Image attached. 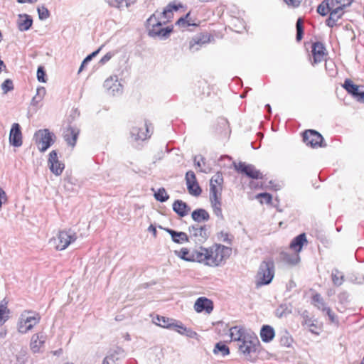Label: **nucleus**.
I'll return each mask as SVG.
<instances>
[{
  "mask_svg": "<svg viewBox=\"0 0 364 364\" xmlns=\"http://www.w3.org/2000/svg\"><path fill=\"white\" fill-rule=\"evenodd\" d=\"M181 3L176 1L170 2L162 13L156 12L151 15L147 20V28L149 35L152 37L161 36L166 37L172 31V27L162 28V25L169 22L173 17V11L183 8Z\"/></svg>",
  "mask_w": 364,
  "mask_h": 364,
  "instance_id": "obj_1",
  "label": "nucleus"
},
{
  "mask_svg": "<svg viewBox=\"0 0 364 364\" xmlns=\"http://www.w3.org/2000/svg\"><path fill=\"white\" fill-rule=\"evenodd\" d=\"M199 263L210 267L223 266L232 254V248L215 244L208 248L199 247Z\"/></svg>",
  "mask_w": 364,
  "mask_h": 364,
  "instance_id": "obj_2",
  "label": "nucleus"
},
{
  "mask_svg": "<svg viewBox=\"0 0 364 364\" xmlns=\"http://www.w3.org/2000/svg\"><path fill=\"white\" fill-rule=\"evenodd\" d=\"M274 276V264L272 259L262 261L256 275L257 286L269 284Z\"/></svg>",
  "mask_w": 364,
  "mask_h": 364,
  "instance_id": "obj_3",
  "label": "nucleus"
},
{
  "mask_svg": "<svg viewBox=\"0 0 364 364\" xmlns=\"http://www.w3.org/2000/svg\"><path fill=\"white\" fill-rule=\"evenodd\" d=\"M317 11L322 16H326L329 13V17L326 20V24L329 27H333L336 25L337 21L342 17L344 12L340 9L332 7L331 0L323 1L317 8Z\"/></svg>",
  "mask_w": 364,
  "mask_h": 364,
  "instance_id": "obj_4",
  "label": "nucleus"
},
{
  "mask_svg": "<svg viewBox=\"0 0 364 364\" xmlns=\"http://www.w3.org/2000/svg\"><path fill=\"white\" fill-rule=\"evenodd\" d=\"M33 140L38 150L45 152L54 144L55 135L48 129H39L35 132Z\"/></svg>",
  "mask_w": 364,
  "mask_h": 364,
  "instance_id": "obj_5",
  "label": "nucleus"
},
{
  "mask_svg": "<svg viewBox=\"0 0 364 364\" xmlns=\"http://www.w3.org/2000/svg\"><path fill=\"white\" fill-rule=\"evenodd\" d=\"M41 317L38 314L25 311L19 318L18 323V331L21 333H26L40 321Z\"/></svg>",
  "mask_w": 364,
  "mask_h": 364,
  "instance_id": "obj_6",
  "label": "nucleus"
},
{
  "mask_svg": "<svg viewBox=\"0 0 364 364\" xmlns=\"http://www.w3.org/2000/svg\"><path fill=\"white\" fill-rule=\"evenodd\" d=\"M152 134V124L147 122L140 125L134 126L130 130V137L134 141H145L150 138Z\"/></svg>",
  "mask_w": 364,
  "mask_h": 364,
  "instance_id": "obj_7",
  "label": "nucleus"
},
{
  "mask_svg": "<svg viewBox=\"0 0 364 364\" xmlns=\"http://www.w3.org/2000/svg\"><path fill=\"white\" fill-rule=\"evenodd\" d=\"M245 338V341L238 345L239 351L245 356L256 353L260 345L256 333L252 332L250 334H247Z\"/></svg>",
  "mask_w": 364,
  "mask_h": 364,
  "instance_id": "obj_8",
  "label": "nucleus"
},
{
  "mask_svg": "<svg viewBox=\"0 0 364 364\" xmlns=\"http://www.w3.org/2000/svg\"><path fill=\"white\" fill-rule=\"evenodd\" d=\"M76 240L77 235L73 230L60 231L55 239V248L58 250H64Z\"/></svg>",
  "mask_w": 364,
  "mask_h": 364,
  "instance_id": "obj_9",
  "label": "nucleus"
},
{
  "mask_svg": "<svg viewBox=\"0 0 364 364\" xmlns=\"http://www.w3.org/2000/svg\"><path fill=\"white\" fill-rule=\"evenodd\" d=\"M311 55L313 58L311 64L315 65L316 64L326 60L328 55V51L323 43L320 41H316L311 43Z\"/></svg>",
  "mask_w": 364,
  "mask_h": 364,
  "instance_id": "obj_10",
  "label": "nucleus"
},
{
  "mask_svg": "<svg viewBox=\"0 0 364 364\" xmlns=\"http://www.w3.org/2000/svg\"><path fill=\"white\" fill-rule=\"evenodd\" d=\"M223 177L220 173L215 174L210 181V200L222 199Z\"/></svg>",
  "mask_w": 364,
  "mask_h": 364,
  "instance_id": "obj_11",
  "label": "nucleus"
},
{
  "mask_svg": "<svg viewBox=\"0 0 364 364\" xmlns=\"http://www.w3.org/2000/svg\"><path fill=\"white\" fill-rule=\"evenodd\" d=\"M213 39V36L209 33H200L193 37L188 43L189 50L196 51L203 46L209 43Z\"/></svg>",
  "mask_w": 364,
  "mask_h": 364,
  "instance_id": "obj_12",
  "label": "nucleus"
},
{
  "mask_svg": "<svg viewBox=\"0 0 364 364\" xmlns=\"http://www.w3.org/2000/svg\"><path fill=\"white\" fill-rule=\"evenodd\" d=\"M235 169L253 179L262 178V173L255 166L245 162L234 163Z\"/></svg>",
  "mask_w": 364,
  "mask_h": 364,
  "instance_id": "obj_13",
  "label": "nucleus"
},
{
  "mask_svg": "<svg viewBox=\"0 0 364 364\" xmlns=\"http://www.w3.org/2000/svg\"><path fill=\"white\" fill-rule=\"evenodd\" d=\"M303 140L306 145L312 148L325 146V144H323V138L321 134L312 129L304 132Z\"/></svg>",
  "mask_w": 364,
  "mask_h": 364,
  "instance_id": "obj_14",
  "label": "nucleus"
},
{
  "mask_svg": "<svg viewBox=\"0 0 364 364\" xmlns=\"http://www.w3.org/2000/svg\"><path fill=\"white\" fill-rule=\"evenodd\" d=\"M189 234L198 242H204L208 237L209 233L206 225L196 224L189 227Z\"/></svg>",
  "mask_w": 364,
  "mask_h": 364,
  "instance_id": "obj_15",
  "label": "nucleus"
},
{
  "mask_svg": "<svg viewBox=\"0 0 364 364\" xmlns=\"http://www.w3.org/2000/svg\"><path fill=\"white\" fill-rule=\"evenodd\" d=\"M201 21L196 18L192 11L188 12L185 16L181 17L176 22V25L182 30L186 29L189 26L198 27Z\"/></svg>",
  "mask_w": 364,
  "mask_h": 364,
  "instance_id": "obj_16",
  "label": "nucleus"
},
{
  "mask_svg": "<svg viewBox=\"0 0 364 364\" xmlns=\"http://www.w3.org/2000/svg\"><path fill=\"white\" fill-rule=\"evenodd\" d=\"M48 165L50 171L55 176L61 175L65 168L64 164L59 161L57 152L55 150L49 154Z\"/></svg>",
  "mask_w": 364,
  "mask_h": 364,
  "instance_id": "obj_17",
  "label": "nucleus"
},
{
  "mask_svg": "<svg viewBox=\"0 0 364 364\" xmlns=\"http://www.w3.org/2000/svg\"><path fill=\"white\" fill-rule=\"evenodd\" d=\"M175 254L183 260L199 263V247L193 250L183 247L179 251H175Z\"/></svg>",
  "mask_w": 364,
  "mask_h": 364,
  "instance_id": "obj_18",
  "label": "nucleus"
},
{
  "mask_svg": "<svg viewBox=\"0 0 364 364\" xmlns=\"http://www.w3.org/2000/svg\"><path fill=\"white\" fill-rule=\"evenodd\" d=\"M186 181L187 188L191 195L198 196L201 193V188H200L196 175L193 171H189L186 174Z\"/></svg>",
  "mask_w": 364,
  "mask_h": 364,
  "instance_id": "obj_19",
  "label": "nucleus"
},
{
  "mask_svg": "<svg viewBox=\"0 0 364 364\" xmlns=\"http://www.w3.org/2000/svg\"><path fill=\"white\" fill-rule=\"evenodd\" d=\"M9 142L15 147H19L23 144L21 127L18 123H14L11 125L9 133Z\"/></svg>",
  "mask_w": 364,
  "mask_h": 364,
  "instance_id": "obj_20",
  "label": "nucleus"
},
{
  "mask_svg": "<svg viewBox=\"0 0 364 364\" xmlns=\"http://www.w3.org/2000/svg\"><path fill=\"white\" fill-rule=\"evenodd\" d=\"M194 309L197 313L205 311L210 314L213 310V303L206 297H199L194 304Z\"/></svg>",
  "mask_w": 364,
  "mask_h": 364,
  "instance_id": "obj_21",
  "label": "nucleus"
},
{
  "mask_svg": "<svg viewBox=\"0 0 364 364\" xmlns=\"http://www.w3.org/2000/svg\"><path fill=\"white\" fill-rule=\"evenodd\" d=\"M79 134L80 129L77 127L69 126L65 129L63 132V137L69 146L74 147Z\"/></svg>",
  "mask_w": 364,
  "mask_h": 364,
  "instance_id": "obj_22",
  "label": "nucleus"
},
{
  "mask_svg": "<svg viewBox=\"0 0 364 364\" xmlns=\"http://www.w3.org/2000/svg\"><path fill=\"white\" fill-rule=\"evenodd\" d=\"M338 97L346 105H350L352 100L364 103V92H339Z\"/></svg>",
  "mask_w": 364,
  "mask_h": 364,
  "instance_id": "obj_23",
  "label": "nucleus"
},
{
  "mask_svg": "<svg viewBox=\"0 0 364 364\" xmlns=\"http://www.w3.org/2000/svg\"><path fill=\"white\" fill-rule=\"evenodd\" d=\"M178 333L186 336L188 338H193L196 337L197 333L193 331L191 328L186 327L181 321L173 320V323H171V328Z\"/></svg>",
  "mask_w": 364,
  "mask_h": 364,
  "instance_id": "obj_24",
  "label": "nucleus"
},
{
  "mask_svg": "<svg viewBox=\"0 0 364 364\" xmlns=\"http://www.w3.org/2000/svg\"><path fill=\"white\" fill-rule=\"evenodd\" d=\"M46 340V336L44 333L40 332L35 333L31 338V349L33 353H38L40 351L41 347L44 345Z\"/></svg>",
  "mask_w": 364,
  "mask_h": 364,
  "instance_id": "obj_25",
  "label": "nucleus"
},
{
  "mask_svg": "<svg viewBox=\"0 0 364 364\" xmlns=\"http://www.w3.org/2000/svg\"><path fill=\"white\" fill-rule=\"evenodd\" d=\"M124 357V350L121 348H116L111 350L104 358L102 364H116V362Z\"/></svg>",
  "mask_w": 364,
  "mask_h": 364,
  "instance_id": "obj_26",
  "label": "nucleus"
},
{
  "mask_svg": "<svg viewBox=\"0 0 364 364\" xmlns=\"http://www.w3.org/2000/svg\"><path fill=\"white\" fill-rule=\"evenodd\" d=\"M305 244H307L306 236L305 233H301L292 240L289 247L296 253L299 254Z\"/></svg>",
  "mask_w": 364,
  "mask_h": 364,
  "instance_id": "obj_27",
  "label": "nucleus"
},
{
  "mask_svg": "<svg viewBox=\"0 0 364 364\" xmlns=\"http://www.w3.org/2000/svg\"><path fill=\"white\" fill-rule=\"evenodd\" d=\"M166 231L171 236L172 240L176 243L183 244L188 241V237L186 232H177L169 228H166Z\"/></svg>",
  "mask_w": 364,
  "mask_h": 364,
  "instance_id": "obj_28",
  "label": "nucleus"
},
{
  "mask_svg": "<svg viewBox=\"0 0 364 364\" xmlns=\"http://www.w3.org/2000/svg\"><path fill=\"white\" fill-rule=\"evenodd\" d=\"M275 336L274 328L268 325H264L260 331V338L264 343H269L273 340Z\"/></svg>",
  "mask_w": 364,
  "mask_h": 364,
  "instance_id": "obj_29",
  "label": "nucleus"
},
{
  "mask_svg": "<svg viewBox=\"0 0 364 364\" xmlns=\"http://www.w3.org/2000/svg\"><path fill=\"white\" fill-rule=\"evenodd\" d=\"M281 259L287 264L296 265L300 261V256L298 253L290 254L282 252L280 255Z\"/></svg>",
  "mask_w": 364,
  "mask_h": 364,
  "instance_id": "obj_30",
  "label": "nucleus"
},
{
  "mask_svg": "<svg viewBox=\"0 0 364 364\" xmlns=\"http://www.w3.org/2000/svg\"><path fill=\"white\" fill-rule=\"evenodd\" d=\"M173 210L179 216L184 217L188 214V211L189 210V208L185 202L181 200H176L174 201V203L173 204Z\"/></svg>",
  "mask_w": 364,
  "mask_h": 364,
  "instance_id": "obj_31",
  "label": "nucleus"
},
{
  "mask_svg": "<svg viewBox=\"0 0 364 364\" xmlns=\"http://www.w3.org/2000/svg\"><path fill=\"white\" fill-rule=\"evenodd\" d=\"M246 330L247 329L242 326H235L231 327L229 330L231 341H239L240 339L242 333Z\"/></svg>",
  "mask_w": 364,
  "mask_h": 364,
  "instance_id": "obj_32",
  "label": "nucleus"
},
{
  "mask_svg": "<svg viewBox=\"0 0 364 364\" xmlns=\"http://www.w3.org/2000/svg\"><path fill=\"white\" fill-rule=\"evenodd\" d=\"M192 218L193 220L201 223L203 221H207L209 219L208 213L204 209H197L192 213Z\"/></svg>",
  "mask_w": 364,
  "mask_h": 364,
  "instance_id": "obj_33",
  "label": "nucleus"
},
{
  "mask_svg": "<svg viewBox=\"0 0 364 364\" xmlns=\"http://www.w3.org/2000/svg\"><path fill=\"white\" fill-rule=\"evenodd\" d=\"M341 86L346 91H358L360 88L363 87V86L358 84L357 82L350 78H346Z\"/></svg>",
  "mask_w": 364,
  "mask_h": 364,
  "instance_id": "obj_34",
  "label": "nucleus"
},
{
  "mask_svg": "<svg viewBox=\"0 0 364 364\" xmlns=\"http://www.w3.org/2000/svg\"><path fill=\"white\" fill-rule=\"evenodd\" d=\"M355 0H331V5L332 7L340 9L341 11H343V9L346 7L350 6Z\"/></svg>",
  "mask_w": 364,
  "mask_h": 364,
  "instance_id": "obj_35",
  "label": "nucleus"
},
{
  "mask_svg": "<svg viewBox=\"0 0 364 364\" xmlns=\"http://www.w3.org/2000/svg\"><path fill=\"white\" fill-rule=\"evenodd\" d=\"M211 203V206L213 210V213L215 215L220 218L223 219V213H222V199H217V200H210Z\"/></svg>",
  "mask_w": 364,
  "mask_h": 364,
  "instance_id": "obj_36",
  "label": "nucleus"
},
{
  "mask_svg": "<svg viewBox=\"0 0 364 364\" xmlns=\"http://www.w3.org/2000/svg\"><path fill=\"white\" fill-rule=\"evenodd\" d=\"M154 198L156 200L163 203L168 200L169 195L164 188H160L154 192Z\"/></svg>",
  "mask_w": 364,
  "mask_h": 364,
  "instance_id": "obj_37",
  "label": "nucleus"
},
{
  "mask_svg": "<svg viewBox=\"0 0 364 364\" xmlns=\"http://www.w3.org/2000/svg\"><path fill=\"white\" fill-rule=\"evenodd\" d=\"M156 323L163 328H171V323L173 320L164 316H157L156 318Z\"/></svg>",
  "mask_w": 364,
  "mask_h": 364,
  "instance_id": "obj_38",
  "label": "nucleus"
},
{
  "mask_svg": "<svg viewBox=\"0 0 364 364\" xmlns=\"http://www.w3.org/2000/svg\"><path fill=\"white\" fill-rule=\"evenodd\" d=\"M213 353L215 354L220 353L223 356H225L230 354V350L225 344L218 343L213 349Z\"/></svg>",
  "mask_w": 364,
  "mask_h": 364,
  "instance_id": "obj_39",
  "label": "nucleus"
},
{
  "mask_svg": "<svg viewBox=\"0 0 364 364\" xmlns=\"http://www.w3.org/2000/svg\"><path fill=\"white\" fill-rule=\"evenodd\" d=\"M332 281L336 286H341L343 282V275L338 269L332 271Z\"/></svg>",
  "mask_w": 364,
  "mask_h": 364,
  "instance_id": "obj_40",
  "label": "nucleus"
},
{
  "mask_svg": "<svg viewBox=\"0 0 364 364\" xmlns=\"http://www.w3.org/2000/svg\"><path fill=\"white\" fill-rule=\"evenodd\" d=\"M31 26L32 20L28 16H26L18 22V28L21 31H26L29 29Z\"/></svg>",
  "mask_w": 364,
  "mask_h": 364,
  "instance_id": "obj_41",
  "label": "nucleus"
},
{
  "mask_svg": "<svg viewBox=\"0 0 364 364\" xmlns=\"http://www.w3.org/2000/svg\"><path fill=\"white\" fill-rule=\"evenodd\" d=\"M313 301L314 303V305L318 309L322 311L325 310L327 307L325 306V303L323 301V298L321 296L320 294H316L313 296Z\"/></svg>",
  "mask_w": 364,
  "mask_h": 364,
  "instance_id": "obj_42",
  "label": "nucleus"
},
{
  "mask_svg": "<svg viewBox=\"0 0 364 364\" xmlns=\"http://www.w3.org/2000/svg\"><path fill=\"white\" fill-rule=\"evenodd\" d=\"M304 21L301 18H299L296 21V40L298 41H301L303 38L304 34Z\"/></svg>",
  "mask_w": 364,
  "mask_h": 364,
  "instance_id": "obj_43",
  "label": "nucleus"
},
{
  "mask_svg": "<svg viewBox=\"0 0 364 364\" xmlns=\"http://www.w3.org/2000/svg\"><path fill=\"white\" fill-rule=\"evenodd\" d=\"M102 48V46L100 48H99L97 50L92 52L91 54L88 55L85 59L84 60L82 61L80 67V69H79V73L81 72L84 67L85 66V65L90 62L95 56H96L99 52L100 51Z\"/></svg>",
  "mask_w": 364,
  "mask_h": 364,
  "instance_id": "obj_44",
  "label": "nucleus"
},
{
  "mask_svg": "<svg viewBox=\"0 0 364 364\" xmlns=\"http://www.w3.org/2000/svg\"><path fill=\"white\" fill-rule=\"evenodd\" d=\"M9 310L6 306L0 305V326L3 325L8 319Z\"/></svg>",
  "mask_w": 364,
  "mask_h": 364,
  "instance_id": "obj_45",
  "label": "nucleus"
},
{
  "mask_svg": "<svg viewBox=\"0 0 364 364\" xmlns=\"http://www.w3.org/2000/svg\"><path fill=\"white\" fill-rule=\"evenodd\" d=\"M45 92H36V95L32 97L31 104L34 106H38L39 103L43 100Z\"/></svg>",
  "mask_w": 364,
  "mask_h": 364,
  "instance_id": "obj_46",
  "label": "nucleus"
},
{
  "mask_svg": "<svg viewBox=\"0 0 364 364\" xmlns=\"http://www.w3.org/2000/svg\"><path fill=\"white\" fill-rule=\"evenodd\" d=\"M257 198H261L260 202L262 203L265 202L266 203H270L272 201V196L267 193H259L256 196Z\"/></svg>",
  "mask_w": 364,
  "mask_h": 364,
  "instance_id": "obj_47",
  "label": "nucleus"
},
{
  "mask_svg": "<svg viewBox=\"0 0 364 364\" xmlns=\"http://www.w3.org/2000/svg\"><path fill=\"white\" fill-rule=\"evenodd\" d=\"M38 16L40 19H46L49 17L50 13L47 8L41 6L38 9Z\"/></svg>",
  "mask_w": 364,
  "mask_h": 364,
  "instance_id": "obj_48",
  "label": "nucleus"
},
{
  "mask_svg": "<svg viewBox=\"0 0 364 364\" xmlns=\"http://www.w3.org/2000/svg\"><path fill=\"white\" fill-rule=\"evenodd\" d=\"M230 234L228 232L221 231L218 235V239L223 242L230 244L232 239L230 237Z\"/></svg>",
  "mask_w": 364,
  "mask_h": 364,
  "instance_id": "obj_49",
  "label": "nucleus"
},
{
  "mask_svg": "<svg viewBox=\"0 0 364 364\" xmlns=\"http://www.w3.org/2000/svg\"><path fill=\"white\" fill-rule=\"evenodd\" d=\"M194 163L196 166L200 168V171L201 172H205V170L202 168V164H204V158L202 156H194Z\"/></svg>",
  "mask_w": 364,
  "mask_h": 364,
  "instance_id": "obj_50",
  "label": "nucleus"
},
{
  "mask_svg": "<svg viewBox=\"0 0 364 364\" xmlns=\"http://www.w3.org/2000/svg\"><path fill=\"white\" fill-rule=\"evenodd\" d=\"M1 88L4 91H11L14 89V84L12 80L7 79L1 85Z\"/></svg>",
  "mask_w": 364,
  "mask_h": 364,
  "instance_id": "obj_51",
  "label": "nucleus"
},
{
  "mask_svg": "<svg viewBox=\"0 0 364 364\" xmlns=\"http://www.w3.org/2000/svg\"><path fill=\"white\" fill-rule=\"evenodd\" d=\"M37 78L38 81L45 82L46 80V72L42 67H39L37 70Z\"/></svg>",
  "mask_w": 364,
  "mask_h": 364,
  "instance_id": "obj_52",
  "label": "nucleus"
},
{
  "mask_svg": "<svg viewBox=\"0 0 364 364\" xmlns=\"http://www.w3.org/2000/svg\"><path fill=\"white\" fill-rule=\"evenodd\" d=\"M8 198L6 192L1 188H0V209L2 207V205L7 203Z\"/></svg>",
  "mask_w": 364,
  "mask_h": 364,
  "instance_id": "obj_53",
  "label": "nucleus"
},
{
  "mask_svg": "<svg viewBox=\"0 0 364 364\" xmlns=\"http://www.w3.org/2000/svg\"><path fill=\"white\" fill-rule=\"evenodd\" d=\"M114 54L112 53H106L100 60V63H102V64L104 63H106L107 62H108L112 57H113Z\"/></svg>",
  "mask_w": 364,
  "mask_h": 364,
  "instance_id": "obj_54",
  "label": "nucleus"
},
{
  "mask_svg": "<svg viewBox=\"0 0 364 364\" xmlns=\"http://www.w3.org/2000/svg\"><path fill=\"white\" fill-rule=\"evenodd\" d=\"M288 5L294 7L299 6L302 0H284Z\"/></svg>",
  "mask_w": 364,
  "mask_h": 364,
  "instance_id": "obj_55",
  "label": "nucleus"
},
{
  "mask_svg": "<svg viewBox=\"0 0 364 364\" xmlns=\"http://www.w3.org/2000/svg\"><path fill=\"white\" fill-rule=\"evenodd\" d=\"M323 311H326L327 315L328 316L330 320L332 322H334L336 321L335 314L332 312V311L329 308H326Z\"/></svg>",
  "mask_w": 364,
  "mask_h": 364,
  "instance_id": "obj_56",
  "label": "nucleus"
},
{
  "mask_svg": "<svg viewBox=\"0 0 364 364\" xmlns=\"http://www.w3.org/2000/svg\"><path fill=\"white\" fill-rule=\"evenodd\" d=\"M253 331H252L251 330H248L247 329L242 335L239 341H237V342H239L240 343H243L245 341V337H246V335L247 334H250L252 333Z\"/></svg>",
  "mask_w": 364,
  "mask_h": 364,
  "instance_id": "obj_57",
  "label": "nucleus"
},
{
  "mask_svg": "<svg viewBox=\"0 0 364 364\" xmlns=\"http://www.w3.org/2000/svg\"><path fill=\"white\" fill-rule=\"evenodd\" d=\"M309 331L312 333H314V334H316L318 335V332L316 331V325H314V323H311L310 325V329Z\"/></svg>",
  "mask_w": 364,
  "mask_h": 364,
  "instance_id": "obj_58",
  "label": "nucleus"
},
{
  "mask_svg": "<svg viewBox=\"0 0 364 364\" xmlns=\"http://www.w3.org/2000/svg\"><path fill=\"white\" fill-rule=\"evenodd\" d=\"M148 230L150 231V232H152L154 235L155 236L156 234V228L154 227L152 225H151L149 228H148Z\"/></svg>",
  "mask_w": 364,
  "mask_h": 364,
  "instance_id": "obj_59",
  "label": "nucleus"
},
{
  "mask_svg": "<svg viewBox=\"0 0 364 364\" xmlns=\"http://www.w3.org/2000/svg\"><path fill=\"white\" fill-rule=\"evenodd\" d=\"M125 1V5L126 6H129L132 4H134L136 2V0H124Z\"/></svg>",
  "mask_w": 364,
  "mask_h": 364,
  "instance_id": "obj_60",
  "label": "nucleus"
},
{
  "mask_svg": "<svg viewBox=\"0 0 364 364\" xmlns=\"http://www.w3.org/2000/svg\"><path fill=\"white\" fill-rule=\"evenodd\" d=\"M37 0H18V1L19 3H26V2H29V3H33V2H36Z\"/></svg>",
  "mask_w": 364,
  "mask_h": 364,
  "instance_id": "obj_61",
  "label": "nucleus"
},
{
  "mask_svg": "<svg viewBox=\"0 0 364 364\" xmlns=\"http://www.w3.org/2000/svg\"><path fill=\"white\" fill-rule=\"evenodd\" d=\"M4 62L0 59V73L2 72L4 68H5Z\"/></svg>",
  "mask_w": 364,
  "mask_h": 364,
  "instance_id": "obj_62",
  "label": "nucleus"
},
{
  "mask_svg": "<svg viewBox=\"0 0 364 364\" xmlns=\"http://www.w3.org/2000/svg\"><path fill=\"white\" fill-rule=\"evenodd\" d=\"M265 107L267 109L269 113H271V107L269 104L265 105Z\"/></svg>",
  "mask_w": 364,
  "mask_h": 364,
  "instance_id": "obj_63",
  "label": "nucleus"
},
{
  "mask_svg": "<svg viewBox=\"0 0 364 364\" xmlns=\"http://www.w3.org/2000/svg\"><path fill=\"white\" fill-rule=\"evenodd\" d=\"M245 97V95H240V97H241V98H244Z\"/></svg>",
  "mask_w": 364,
  "mask_h": 364,
  "instance_id": "obj_64",
  "label": "nucleus"
}]
</instances>
